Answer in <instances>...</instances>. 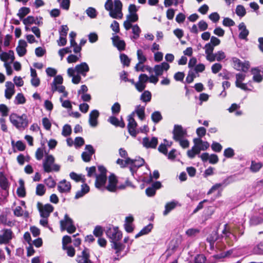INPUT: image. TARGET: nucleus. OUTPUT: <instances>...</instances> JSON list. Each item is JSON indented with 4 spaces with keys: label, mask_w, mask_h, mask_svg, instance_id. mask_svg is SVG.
<instances>
[{
    "label": "nucleus",
    "mask_w": 263,
    "mask_h": 263,
    "mask_svg": "<svg viewBox=\"0 0 263 263\" xmlns=\"http://www.w3.org/2000/svg\"><path fill=\"white\" fill-rule=\"evenodd\" d=\"M212 149L215 152H220L222 149V145L218 142L213 141L211 144Z\"/></svg>",
    "instance_id": "obj_61"
},
{
    "label": "nucleus",
    "mask_w": 263,
    "mask_h": 263,
    "mask_svg": "<svg viewBox=\"0 0 263 263\" xmlns=\"http://www.w3.org/2000/svg\"><path fill=\"white\" fill-rule=\"evenodd\" d=\"M131 28H132V32L134 34L131 37V39L133 41H135V40H137L140 36V34L141 32V30L140 27L137 24L134 25L133 26L132 25Z\"/></svg>",
    "instance_id": "obj_39"
},
{
    "label": "nucleus",
    "mask_w": 263,
    "mask_h": 263,
    "mask_svg": "<svg viewBox=\"0 0 263 263\" xmlns=\"http://www.w3.org/2000/svg\"><path fill=\"white\" fill-rule=\"evenodd\" d=\"M71 47H70V46L67 47L66 48H63L60 49L59 50L58 53H59V55L61 57V60L63 59V58L65 54L71 53L72 52V51L71 50Z\"/></svg>",
    "instance_id": "obj_59"
},
{
    "label": "nucleus",
    "mask_w": 263,
    "mask_h": 263,
    "mask_svg": "<svg viewBox=\"0 0 263 263\" xmlns=\"http://www.w3.org/2000/svg\"><path fill=\"white\" fill-rule=\"evenodd\" d=\"M114 45L120 50H124L125 48V43L123 40H120L118 35H114L111 37Z\"/></svg>",
    "instance_id": "obj_25"
},
{
    "label": "nucleus",
    "mask_w": 263,
    "mask_h": 263,
    "mask_svg": "<svg viewBox=\"0 0 263 263\" xmlns=\"http://www.w3.org/2000/svg\"><path fill=\"white\" fill-rule=\"evenodd\" d=\"M193 142L194 145L192 147L191 149L189 150L187 153L188 157L191 159L194 158L195 155L199 154L201 151L199 148L196 141H195L194 139L193 140Z\"/></svg>",
    "instance_id": "obj_32"
},
{
    "label": "nucleus",
    "mask_w": 263,
    "mask_h": 263,
    "mask_svg": "<svg viewBox=\"0 0 263 263\" xmlns=\"http://www.w3.org/2000/svg\"><path fill=\"white\" fill-rule=\"evenodd\" d=\"M76 72L85 77L89 70V67L86 62H82L76 66Z\"/></svg>",
    "instance_id": "obj_22"
},
{
    "label": "nucleus",
    "mask_w": 263,
    "mask_h": 263,
    "mask_svg": "<svg viewBox=\"0 0 263 263\" xmlns=\"http://www.w3.org/2000/svg\"><path fill=\"white\" fill-rule=\"evenodd\" d=\"M170 67V65L166 62H162L160 64L155 65L153 70L157 76H161L163 74V71H167Z\"/></svg>",
    "instance_id": "obj_16"
},
{
    "label": "nucleus",
    "mask_w": 263,
    "mask_h": 263,
    "mask_svg": "<svg viewBox=\"0 0 263 263\" xmlns=\"http://www.w3.org/2000/svg\"><path fill=\"white\" fill-rule=\"evenodd\" d=\"M71 133V126L68 124H65L63 127L62 134L63 136L66 137L69 136Z\"/></svg>",
    "instance_id": "obj_57"
},
{
    "label": "nucleus",
    "mask_w": 263,
    "mask_h": 263,
    "mask_svg": "<svg viewBox=\"0 0 263 263\" xmlns=\"http://www.w3.org/2000/svg\"><path fill=\"white\" fill-rule=\"evenodd\" d=\"M226 257V255L224 252L220 253L218 254L214 255L210 257V260H209L208 263H216L218 260H220L222 258H223Z\"/></svg>",
    "instance_id": "obj_45"
},
{
    "label": "nucleus",
    "mask_w": 263,
    "mask_h": 263,
    "mask_svg": "<svg viewBox=\"0 0 263 263\" xmlns=\"http://www.w3.org/2000/svg\"><path fill=\"white\" fill-rule=\"evenodd\" d=\"M89 251L85 248L82 252L81 255L78 256L77 261L78 263H87L89 259Z\"/></svg>",
    "instance_id": "obj_29"
},
{
    "label": "nucleus",
    "mask_w": 263,
    "mask_h": 263,
    "mask_svg": "<svg viewBox=\"0 0 263 263\" xmlns=\"http://www.w3.org/2000/svg\"><path fill=\"white\" fill-rule=\"evenodd\" d=\"M137 54L139 64H143L146 61V58L141 49H138Z\"/></svg>",
    "instance_id": "obj_52"
},
{
    "label": "nucleus",
    "mask_w": 263,
    "mask_h": 263,
    "mask_svg": "<svg viewBox=\"0 0 263 263\" xmlns=\"http://www.w3.org/2000/svg\"><path fill=\"white\" fill-rule=\"evenodd\" d=\"M231 61L233 63V67L235 69L245 71V69L247 68V67L245 63L242 62L239 59L236 57L232 58Z\"/></svg>",
    "instance_id": "obj_26"
},
{
    "label": "nucleus",
    "mask_w": 263,
    "mask_h": 263,
    "mask_svg": "<svg viewBox=\"0 0 263 263\" xmlns=\"http://www.w3.org/2000/svg\"><path fill=\"white\" fill-rule=\"evenodd\" d=\"M131 162L129 164V170L134 176V173L137 171V168L142 166L144 163V160L140 157L136 158L135 159H130Z\"/></svg>",
    "instance_id": "obj_13"
},
{
    "label": "nucleus",
    "mask_w": 263,
    "mask_h": 263,
    "mask_svg": "<svg viewBox=\"0 0 263 263\" xmlns=\"http://www.w3.org/2000/svg\"><path fill=\"white\" fill-rule=\"evenodd\" d=\"M26 102V99L22 93H18L15 97L14 103L15 104H23Z\"/></svg>",
    "instance_id": "obj_51"
},
{
    "label": "nucleus",
    "mask_w": 263,
    "mask_h": 263,
    "mask_svg": "<svg viewBox=\"0 0 263 263\" xmlns=\"http://www.w3.org/2000/svg\"><path fill=\"white\" fill-rule=\"evenodd\" d=\"M120 58L122 64L126 66L129 65L130 60V59L124 53H121L120 55Z\"/></svg>",
    "instance_id": "obj_56"
},
{
    "label": "nucleus",
    "mask_w": 263,
    "mask_h": 263,
    "mask_svg": "<svg viewBox=\"0 0 263 263\" xmlns=\"http://www.w3.org/2000/svg\"><path fill=\"white\" fill-rule=\"evenodd\" d=\"M23 23L25 26L30 25L32 24H37L36 23L35 18L32 16H28L26 18H24L23 21Z\"/></svg>",
    "instance_id": "obj_62"
},
{
    "label": "nucleus",
    "mask_w": 263,
    "mask_h": 263,
    "mask_svg": "<svg viewBox=\"0 0 263 263\" xmlns=\"http://www.w3.org/2000/svg\"><path fill=\"white\" fill-rule=\"evenodd\" d=\"M77 34L76 32L73 31H71L69 33V38H70V46L73 48V51L75 53H80L81 51V47L80 46L78 45L77 42L75 41V38L76 37Z\"/></svg>",
    "instance_id": "obj_19"
},
{
    "label": "nucleus",
    "mask_w": 263,
    "mask_h": 263,
    "mask_svg": "<svg viewBox=\"0 0 263 263\" xmlns=\"http://www.w3.org/2000/svg\"><path fill=\"white\" fill-rule=\"evenodd\" d=\"M47 74L50 77H54V80L51 83V90L52 93L58 91L59 93H63V97L66 98L68 96V92L65 90V87L62 85L63 79L62 76L58 75L55 76L57 71L55 69L48 67L46 69Z\"/></svg>",
    "instance_id": "obj_1"
},
{
    "label": "nucleus",
    "mask_w": 263,
    "mask_h": 263,
    "mask_svg": "<svg viewBox=\"0 0 263 263\" xmlns=\"http://www.w3.org/2000/svg\"><path fill=\"white\" fill-rule=\"evenodd\" d=\"M30 12V9L28 7H22L20 9L17 15L20 19H22L25 16L29 14Z\"/></svg>",
    "instance_id": "obj_48"
},
{
    "label": "nucleus",
    "mask_w": 263,
    "mask_h": 263,
    "mask_svg": "<svg viewBox=\"0 0 263 263\" xmlns=\"http://www.w3.org/2000/svg\"><path fill=\"white\" fill-rule=\"evenodd\" d=\"M234 180L235 179H234L233 177H230L223 180L221 183L215 184L207 192V195H210L215 191H217L218 192L216 195V197H219L221 196V193L223 191V189Z\"/></svg>",
    "instance_id": "obj_6"
},
{
    "label": "nucleus",
    "mask_w": 263,
    "mask_h": 263,
    "mask_svg": "<svg viewBox=\"0 0 263 263\" xmlns=\"http://www.w3.org/2000/svg\"><path fill=\"white\" fill-rule=\"evenodd\" d=\"M222 24L226 27H232L235 25V22L229 17H224L222 21Z\"/></svg>",
    "instance_id": "obj_64"
},
{
    "label": "nucleus",
    "mask_w": 263,
    "mask_h": 263,
    "mask_svg": "<svg viewBox=\"0 0 263 263\" xmlns=\"http://www.w3.org/2000/svg\"><path fill=\"white\" fill-rule=\"evenodd\" d=\"M9 120L13 126L20 131L25 130L29 124L28 116L25 114L18 115L12 113L9 116Z\"/></svg>",
    "instance_id": "obj_4"
},
{
    "label": "nucleus",
    "mask_w": 263,
    "mask_h": 263,
    "mask_svg": "<svg viewBox=\"0 0 263 263\" xmlns=\"http://www.w3.org/2000/svg\"><path fill=\"white\" fill-rule=\"evenodd\" d=\"M251 72L253 75V80L254 82L260 83L262 81L263 77L261 73L263 74V67H256L252 68Z\"/></svg>",
    "instance_id": "obj_14"
},
{
    "label": "nucleus",
    "mask_w": 263,
    "mask_h": 263,
    "mask_svg": "<svg viewBox=\"0 0 263 263\" xmlns=\"http://www.w3.org/2000/svg\"><path fill=\"white\" fill-rule=\"evenodd\" d=\"M142 145L146 148H155L158 144V139L156 137H144L142 140Z\"/></svg>",
    "instance_id": "obj_17"
},
{
    "label": "nucleus",
    "mask_w": 263,
    "mask_h": 263,
    "mask_svg": "<svg viewBox=\"0 0 263 263\" xmlns=\"http://www.w3.org/2000/svg\"><path fill=\"white\" fill-rule=\"evenodd\" d=\"M99 116V112L98 110H92L89 116V124L91 127H95L98 125V119Z\"/></svg>",
    "instance_id": "obj_20"
},
{
    "label": "nucleus",
    "mask_w": 263,
    "mask_h": 263,
    "mask_svg": "<svg viewBox=\"0 0 263 263\" xmlns=\"http://www.w3.org/2000/svg\"><path fill=\"white\" fill-rule=\"evenodd\" d=\"M263 166V162L252 160L250 167V171L253 173L258 172Z\"/></svg>",
    "instance_id": "obj_36"
},
{
    "label": "nucleus",
    "mask_w": 263,
    "mask_h": 263,
    "mask_svg": "<svg viewBox=\"0 0 263 263\" xmlns=\"http://www.w3.org/2000/svg\"><path fill=\"white\" fill-rule=\"evenodd\" d=\"M126 20L124 22L123 26L126 30L132 28V23L137 22L138 20L137 13H129L126 16Z\"/></svg>",
    "instance_id": "obj_15"
},
{
    "label": "nucleus",
    "mask_w": 263,
    "mask_h": 263,
    "mask_svg": "<svg viewBox=\"0 0 263 263\" xmlns=\"http://www.w3.org/2000/svg\"><path fill=\"white\" fill-rule=\"evenodd\" d=\"M145 106H142L141 105H138L136 106L135 112L137 114L139 118L143 120L145 118Z\"/></svg>",
    "instance_id": "obj_41"
},
{
    "label": "nucleus",
    "mask_w": 263,
    "mask_h": 263,
    "mask_svg": "<svg viewBox=\"0 0 263 263\" xmlns=\"http://www.w3.org/2000/svg\"><path fill=\"white\" fill-rule=\"evenodd\" d=\"M53 207L50 204H46L40 209V215L42 217L48 218L53 211Z\"/></svg>",
    "instance_id": "obj_27"
},
{
    "label": "nucleus",
    "mask_w": 263,
    "mask_h": 263,
    "mask_svg": "<svg viewBox=\"0 0 263 263\" xmlns=\"http://www.w3.org/2000/svg\"><path fill=\"white\" fill-rule=\"evenodd\" d=\"M44 183L49 188H53L56 185L55 181L51 176H49L48 178L45 179Z\"/></svg>",
    "instance_id": "obj_54"
},
{
    "label": "nucleus",
    "mask_w": 263,
    "mask_h": 263,
    "mask_svg": "<svg viewBox=\"0 0 263 263\" xmlns=\"http://www.w3.org/2000/svg\"><path fill=\"white\" fill-rule=\"evenodd\" d=\"M55 158L52 155H46L43 161V167L45 173L52 172H58L60 171L61 166L54 163Z\"/></svg>",
    "instance_id": "obj_5"
},
{
    "label": "nucleus",
    "mask_w": 263,
    "mask_h": 263,
    "mask_svg": "<svg viewBox=\"0 0 263 263\" xmlns=\"http://www.w3.org/2000/svg\"><path fill=\"white\" fill-rule=\"evenodd\" d=\"M0 59L2 61L5 62L9 60L13 61L14 60V52L12 50H9L8 52H2L0 53Z\"/></svg>",
    "instance_id": "obj_33"
},
{
    "label": "nucleus",
    "mask_w": 263,
    "mask_h": 263,
    "mask_svg": "<svg viewBox=\"0 0 263 263\" xmlns=\"http://www.w3.org/2000/svg\"><path fill=\"white\" fill-rule=\"evenodd\" d=\"M152 120L155 123H158L162 119V117L160 111H156L154 112L151 116Z\"/></svg>",
    "instance_id": "obj_47"
},
{
    "label": "nucleus",
    "mask_w": 263,
    "mask_h": 263,
    "mask_svg": "<svg viewBox=\"0 0 263 263\" xmlns=\"http://www.w3.org/2000/svg\"><path fill=\"white\" fill-rule=\"evenodd\" d=\"M241 249H232L226 252H224V253L226 255V257H238L241 255Z\"/></svg>",
    "instance_id": "obj_40"
},
{
    "label": "nucleus",
    "mask_w": 263,
    "mask_h": 263,
    "mask_svg": "<svg viewBox=\"0 0 263 263\" xmlns=\"http://www.w3.org/2000/svg\"><path fill=\"white\" fill-rule=\"evenodd\" d=\"M0 187L4 192H8L10 187V183L3 171H0Z\"/></svg>",
    "instance_id": "obj_21"
},
{
    "label": "nucleus",
    "mask_w": 263,
    "mask_h": 263,
    "mask_svg": "<svg viewBox=\"0 0 263 263\" xmlns=\"http://www.w3.org/2000/svg\"><path fill=\"white\" fill-rule=\"evenodd\" d=\"M239 32L238 37L240 40H247V27L245 23L242 22L238 26Z\"/></svg>",
    "instance_id": "obj_31"
},
{
    "label": "nucleus",
    "mask_w": 263,
    "mask_h": 263,
    "mask_svg": "<svg viewBox=\"0 0 263 263\" xmlns=\"http://www.w3.org/2000/svg\"><path fill=\"white\" fill-rule=\"evenodd\" d=\"M27 46V43L24 40H20L18 42V45L16 48V52L20 57L24 56L27 52L26 49Z\"/></svg>",
    "instance_id": "obj_28"
},
{
    "label": "nucleus",
    "mask_w": 263,
    "mask_h": 263,
    "mask_svg": "<svg viewBox=\"0 0 263 263\" xmlns=\"http://www.w3.org/2000/svg\"><path fill=\"white\" fill-rule=\"evenodd\" d=\"M85 151L82 154V158L85 162L90 161L92 155L95 153V151L91 145H86Z\"/></svg>",
    "instance_id": "obj_18"
},
{
    "label": "nucleus",
    "mask_w": 263,
    "mask_h": 263,
    "mask_svg": "<svg viewBox=\"0 0 263 263\" xmlns=\"http://www.w3.org/2000/svg\"><path fill=\"white\" fill-rule=\"evenodd\" d=\"M105 233L111 243L119 241L122 237V232L118 227H109L107 228Z\"/></svg>",
    "instance_id": "obj_9"
},
{
    "label": "nucleus",
    "mask_w": 263,
    "mask_h": 263,
    "mask_svg": "<svg viewBox=\"0 0 263 263\" xmlns=\"http://www.w3.org/2000/svg\"><path fill=\"white\" fill-rule=\"evenodd\" d=\"M152 95L150 91L145 90L140 96V100L144 102L147 103L151 101Z\"/></svg>",
    "instance_id": "obj_44"
},
{
    "label": "nucleus",
    "mask_w": 263,
    "mask_h": 263,
    "mask_svg": "<svg viewBox=\"0 0 263 263\" xmlns=\"http://www.w3.org/2000/svg\"><path fill=\"white\" fill-rule=\"evenodd\" d=\"M60 228L62 231L66 230L70 234L74 233L76 230L72 219L67 214L65 215L64 219L60 221Z\"/></svg>",
    "instance_id": "obj_8"
},
{
    "label": "nucleus",
    "mask_w": 263,
    "mask_h": 263,
    "mask_svg": "<svg viewBox=\"0 0 263 263\" xmlns=\"http://www.w3.org/2000/svg\"><path fill=\"white\" fill-rule=\"evenodd\" d=\"M179 203L175 200H173L171 202H167L165 205V210L163 211V215H167L172 210L174 209L177 206H180Z\"/></svg>",
    "instance_id": "obj_30"
},
{
    "label": "nucleus",
    "mask_w": 263,
    "mask_h": 263,
    "mask_svg": "<svg viewBox=\"0 0 263 263\" xmlns=\"http://www.w3.org/2000/svg\"><path fill=\"white\" fill-rule=\"evenodd\" d=\"M46 191L45 186L43 184H38L36 187V194L42 196L44 195Z\"/></svg>",
    "instance_id": "obj_55"
},
{
    "label": "nucleus",
    "mask_w": 263,
    "mask_h": 263,
    "mask_svg": "<svg viewBox=\"0 0 263 263\" xmlns=\"http://www.w3.org/2000/svg\"><path fill=\"white\" fill-rule=\"evenodd\" d=\"M153 228V224H149L144 227L136 235L135 238H138L142 235H145L150 232Z\"/></svg>",
    "instance_id": "obj_42"
},
{
    "label": "nucleus",
    "mask_w": 263,
    "mask_h": 263,
    "mask_svg": "<svg viewBox=\"0 0 263 263\" xmlns=\"http://www.w3.org/2000/svg\"><path fill=\"white\" fill-rule=\"evenodd\" d=\"M234 155V151L231 147L226 148L223 152V156L227 158H232Z\"/></svg>",
    "instance_id": "obj_58"
},
{
    "label": "nucleus",
    "mask_w": 263,
    "mask_h": 263,
    "mask_svg": "<svg viewBox=\"0 0 263 263\" xmlns=\"http://www.w3.org/2000/svg\"><path fill=\"white\" fill-rule=\"evenodd\" d=\"M180 153L178 152L176 149H172L169 153H167L166 156L167 159L171 161H175L177 159Z\"/></svg>",
    "instance_id": "obj_43"
},
{
    "label": "nucleus",
    "mask_w": 263,
    "mask_h": 263,
    "mask_svg": "<svg viewBox=\"0 0 263 263\" xmlns=\"http://www.w3.org/2000/svg\"><path fill=\"white\" fill-rule=\"evenodd\" d=\"M86 13L91 18H95L97 17L98 12L96 9L93 7H88L86 10Z\"/></svg>",
    "instance_id": "obj_49"
},
{
    "label": "nucleus",
    "mask_w": 263,
    "mask_h": 263,
    "mask_svg": "<svg viewBox=\"0 0 263 263\" xmlns=\"http://www.w3.org/2000/svg\"><path fill=\"white\" fill-rule=\"evenodd\" d=\"M226 57V55L225 53L222 50H219L214 53L213 57H212V59H213V60H210L209 62H212L215 61L220 62L224 59Z\"/></svg>",
    "instance_id": "obj_37"
},
{
    "label": "nucleus",
    "mask_w": 263,
    "mask_h": 263,
    "mask_svg": "<svg viewBox=\"0 0 263 263\" xmlns=\"http://www.w3.org/2000/svg\"><path fill=\"white\" fill-rule=\"evenodd\" d=\"M236 13L240 17L244 16L246 13L245 8L242 5H238L236 8Z\"/></svg>",
    "instance_id": "obj_53"
},
{
    "label": "nucleus",
    "mask_w": 263,
    "mask_h": 263,
    "mask_svg": "<svg viewBox=\"0 0 263 263\" xmlns=\"http://www.w3.org/2000/svg\"><path fill=\"white\" fill-rule=\"evenodd\" d=\"M13 233L11 229H3L1 231L0 245L7 244L13 238Z\"/></svg>",
    "instance_id": "obj_11"
},
{
    "label": "nucleus",
    "mask_w": 263,
    "mask_h": 263,
    "mask_svg": "<svg viewBox=\"0 0 263 263\" xmlns=\"http://www.w3.org/2000/svg\"><path fill=\"white\" fill-rule=\"evenodd\" d=\"M209 260H210V257L207 259L206 257L203 254H198L195 257L194 259L195 263H208Z\"/></svg>",
    "instance_id": "obj_46"
},
{
    "label": "nucleus",
    "mask_w": 263,
    "mask_h": 263,
    "mask_svg": "<svg viewBox=\"0 0 263 263\" xmlns=\"http://www.w3.org/2000/svg\"><path fill=\"white\" fill-rule=\"evenodd\" d=\"M205 49V53L206 54L205 58L206 60L210 61V60H212V57H213V50H214V46H212L210 43L206 44L204 46Z\"/></svg>",
    "instance_id": "obj_34"
},
{
    "label": "nucleus",
    "mask_w": 263,
    "mask_h": 263,
    "mask_svg": "<svg viewBox=\"0 0 263 263\" xmlns=\"http://www.w3.org/2000/svg\"><path fill=\"white\" fill-rule=\"evenodd\" d=\"M134 112L130 114L128 117V124L127 128L129 134L133 137H135L137 135V131L136 130L137 123L134 118Z\"/></svg>",
    "instance_id": "obj_12"
},
{
    "label": "nucleus",
    "mask_w": 263,
    "mask_h": 263,
    "mask_svg": "<svg viewBox=\"0 0 263 263\" xmlns=\"http://www.w3.org/2000/svg\"><path fill=\"white\" fill-rule=\"evenodd\" d=\"M173 139L175 141L180 140V139L185 138L187 136V130L183 128L181 125L175 124L172 132Z\"/></svg>",
    "instance_id": "obj_10"
},
{
    "label": "nucleus",
    "mask_w": 263,
    "mask_h": 263,
    "mask_svg": "<svg viewBox=\"0 0 263 263\" xmlns=\"http://www.w3.org/2000/svg\"><path fill=\"white\" fill-rule=\"evenodd\" d=\"M71 190V184L66 180L61 181L58 185V190L60 193H68Z\"/></svg>",
    "instance_id": "obj_23"
},
{
    "label": "nucleus",
    "mask_w": 263,
    "mask_h": 263,
    "mask_svg": "<svg viewBox=\"0 0 263 263\" xmlns=\"http://www.w3.org/2000/svg\"><path fill=\"white\" fill-rule=\"evenodd\" d=\"M9 109L8 107L4 104H0V112L2 116L6 117L8 115Z\"/></svg>",
    "instance_id": "obj_63"
},
{
    "label": "nucleus",
    "mask_w": 263,
    "mask_h": 263,
    "mask_svg": "<svg viewBox=\"0 0 263 263\" xmlns=\"http://www.w3.org/2000/svg\"><path fill=\"white\" fill-rule=\"evenodd\" d=\"M130 162H131L130 158H126L125 160L121 159H118L116 161V163L119 165L121 167H125L127 165H129Z\"/></svg>",
    "instance_id": "obj_50"
},
{
    "label": "nucleus",
    "mask_w": 263,
    "mask_h": 263,
    "mask_svg": "<svg viewBox=\"0 0 263 263\" xmlns=\"http://www.w3.org/2000/svg\"><path fill=\"white\" fill-rule=\"evenodd\" d=\"M96 178L95 186L97 189L101 191L107 190L111 192L116 191L117 179L114 175H111L109 177L108 184L107 186H105L107 181L106 176L96 175Z\"/></svg>",
    "instance_id": "obj_2"
},
{
    "label": "nucleus",
    "mask_w": 263,
    "mask_h": 263,
    "mask_svg": "<svg viewBox=\"0 0 263 263\" xmlns=\"http://www.w3.org/2000/svg\"><path fill=\"white\" fill-rule=\"evenodd\" d=\"M111 246L112 249L116 250V254H117L118 257L120 255L121 251L125 248V245L119 241H116L111 243Z\"/></svg>",
    "instance_id": "obj_35"
},
{
    "label": "nucleus",
    "mask_w": 263,
    "mask_h": 263,
    "mask_svg": "<svg viewBox=\"0 0 263 263\" xmlns=\"http://www.w3.org/2000/svg\"><path fill=\"white\" fill-rule=\"evenodd\" d=\"M103 233V229L100 226H97L93 231V235L97 237H100Z\"/></svg>",
    "instance_id": "obj_60"
},
{
    "label": "nucleus",
    "mask_w": 263,
    "mask_h": 263,
    "mask_svg": "<svg viewBox=\"0 0 263 263\" xmlns=\"http://www.w3.org/2000/svg\"><path fill=\"white\" fill-rule=\"evenodd\" d=\"M104 7L109 12V15L116 19H121L123 17L122 4L120 0H106Z\"/></svg>",
    "instance_id": "obj_3"
},
{
    "label": "nucleus",
    "mask_w": 263,
    "mask_h": 263,
    "mask_svg": "<svg viewBox=\"0 0 263 263\" xmlns=\"http://www.w3.org/2000/svg\"><path fill=\"white\" fill-rule=\"evenodd\" d=\"M246 78V75L242 73H239L236 75V86L243 90H247V84L242 83Z\"/></svg>",
    "instance_id": "obj_24"
},
{
    "label": "nucleus",
    "mask_w": 263,
    "mask_h": 263,
    "mask_svg": "<svg viewBox=\"0 0 263 263\" xmlns=\"http://www.w3.org/2000/svg\"><path fill=\"white\" fill-rule=\"evenodd\" d=\"M194 139L196 141L200 151H205L210 146L209 142L207 141H203L200 138H195Z\"/></svg>",
    "instance_id": "obj_38"
},
{
    "label": "nucleus",
    "mask_w": 263,
    "mask_h": 263,
    "mask_svg": "<svg viewBox=\"0 0 263 263\" xmlns=\"http://www.w3.org/2000/svg\"><path fill=\"white\" fill-rule=\"evenodd\" d=\"M253 215L250 219L251 226H256L263 223V208L255 205L253 209Z\"/></svg>",
    "instance_id": "obj_7"
}]
</instances>
